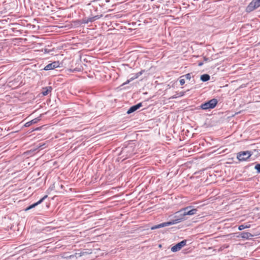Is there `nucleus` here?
Instances as JSON below:
<instances>
[{
  "label": "nucleus",
  "instance_id": "1",
  "mask_svg": "<svg viewBox=\"0 0 260 260\" xmlns=\"http://www.w3.org/2000/svg\"><path fill=\"white\" fill-rule=\"evenodd\" d=\"M191 207H185L180 211L175 213V217H178V218L173 219L171 221L165 222L156 225L151 228V230H155L158 228H161L165 226H169L170 225L176 224L179 223L182 220L185 219L184 216L186 215H193L197 213V209H192L189 210Z\"/></svg>",
  "mask_w": 260,
  "mask_h": 260
},
{
  "label": "nucleus",
  "instance_id": "2",
  "mask_svg": "<svg viewBox=\"0 0 260 260\" xmlns=\"http://www.w3.org/2000/svg\"><path fill=\"white\" fill-rule=\"evenodd\" d=\"M217 101L215 99H213L208 102L202 104L201 107L202 109L207 110L214 108L217 105Z\"/></svg>",
  "mask_w": 260,
  "mask_h": 260
},
{
  "label": "nucleus",
  "instance_id": "3",
  "mask_svg": "<svg viewBox=\"0 0 260 260\" xmlns=\"http://www.w3.org/2000/svg\"><path fill=\"white\" fill-rule=\"evenodd\" d=\"M252 154V152L249 151H242L238 153L237 157L240 161H244L249 158Z\"/></svg>",
  "mask_w": 260,
  "mask_h": 260
},
{
  "label": "nucleus",
  "instance_id": "4",
  "mask_svg": "<svg viewBox=\"0 0 260 260\" xmlns=\"http://www.w3.org/2000/svg\"><path fill=\"white\" fill-rule=\"evenodd\" d=\"M86 252H80V253H75L74 254L69 255L67 253H64L62 257L67 258L70 259L71 260H77V258L79 257H81L82 255H84Z\"/></svg>",
  "mask_w": 260,
  "mask_h": 260
},
{
  "label": "nucleus",
  "instance_id": "5",
  "mask_svg": "<svg viewBox=\"0 0 260 260\" xmlns=\"http://www.w3.org/2000/svg\"><path fill=\"white\" fill-rule=\"evenodd\" d=\"M260 6V0H253L247 7V11H252Z\"/></svg>",
  "mask_w": 260,
  "mask_h": 260
},
{
  "label": "nucleus",
  "instance_id": "6",
  "mask_svg": "<svg viewBox=\"0 0 260 260\" xmlns=\"http://www.w3.org/2000/svg\"><path fill=\"white\" fill-rule=\"evenodd\" d=\"M186 241L183 240L181 242L177 243L176 245L173 246L171 248V251L175 252L180 250L183 246L186 245Z\"/></svg>",
  "mask_w": 260,
  "mask_h": 260
},
{
  "label": "nucleus",
  "instance_id": "7",
  "mask_svg": "<svg viewBox=\"0 0 260 260\" xmlns=\"http://www.w3.org/2000/svg\"><path fill=\"white\" fill-rule=\"evenodd\" d=\"M59 64L60 63L59 62V61H54L47 65L44 69L46 71L53 70L56 68L59 67Z\"/></svg>",
  "mask_w": 260,
  "mask_h": 260
},
{
  "label": "nucleus",
  "instance_id": "8",
  "mask_svg": "<svg viewBox=\"0 0 260 260\" xmlns=\"http://www.w3.org/2000/svg\"><path fill=\"white\" fill-rule=\"evenodd\" d=\"M47 197V196L46 195L44 197H43L41 199H40L38 202H37L36 203H34L32 204L31 205L29 206L27 208H26L25 210L27 211L33 208H35L36 206L38 205L39 204H41L46 198Z\"/></svg>",
  "mask_w": 260,
  "mask_h": 260
},
{
  "label": "nucleus",
  "instance_id": "9",
  "mask_svg": "<svg viewBox=\"0 0 260 260\" xmlns=\"http://www.w3.org/2000/svg\"><path fill=\"white\" fill-rule=\"evenodd\" d=\"M142 106V103H140L136 105L131 107L127 111V113L131 114V113L135 112V111H136L137 110L139 109L140 107H141Z\"/></svg>",
  "mask_w": 260,
  "mask_h": 260
},
{
  "label": "nucleus",
  "instance_id": "10",
  "mask_svg": "<svg viewBox=\"0 0 260 260\" xmlns=\"http://www.w3.org/2000/svg\"><path fill=\"white\" fill-rule=\"evenodd\" d=\"M52 88L51 86L46 87L42 89V93L43 95H47L49 93L51 92Z\"/></svg>",
  "mask_w": 260,
  "mask_h": 260
},
{
  "label": "nucleus",
  "instance_id": "11",
  "mask_svg": "<svg viewBox=\"0 0 260 260\" xmlns=\"http://www.w3.org/2000/svg\"><path fill=\"white\" fill-rule=\"evenodd\" d=\"M252 235L249 233L243 232L241 234V237L244 239H249Z\"/></svg>",
  "mask_w": 260,
  "mask_h": 260
},
{
  "label": "nucleus",
  "instance_id": "12",
  "mask_svg": "<svg viewBox=\"0 0 260 260\" xmlns=\"http://www.w3.org/2000/svg\"><path fill=\"white\" fill-rule=\"evenodd\" d=\"M210 79V76L208 74H204L201 76V80L203 82H206Z\"/></svg>",
  "mask_w": 260,
  "mask_h": 260
},
{
  "label": "nucleus",
  "instance_id": "13",
  "mask_svg": "<svg viewBox=\"0 0 260 260\" xmlns=\"http://www.w3.org/2000/svg\"><path fill=\"white\" fill-rule=\"evenodd\" d=\"M257 173H260V164H256L254 167Z\"/></svg>",
  "mask_w": 260,
  "mask_h": 260
},
{
  "label": "nucleus",
  "instance_id": "14",
  "mask_svg": "<svg viewBox=\"0 0 260 260\" xmlns=\"http://www.w3.org/2000/svg\"><path fill=\"white\" fill-rule=\"evenodd\" d=\"M184 77H185L187 80H190L191 79V75H190V74L188 73L184 76H181L180 78H184Z\"/></svg>",
  "mask_w": 260,
  "mask_h": 260
},
{
  "label": "nucleus",
  "instance_id": "15",
  "mask_svg": "<svg viewBox=\"0 0 260 260\" xmlns=\"http://www.w3.org/2000/svg\"><path fill=\"white\" fill-rule=\"evenodd\" d=\"M184 92H180L179 93H178L174 95V98H176L179 96H182L184 95Z\"/></svg>",
  "mask_w": 260,
  "mask_h": 260
},
{
  "label": "nucleus",
  "instance_id": "16",
  "mask_svg": "<svg viewBox=\"0 0 260 260\" xmlns=\"http://www.w3.org/2000/svg\"><path fill=\"white\" fill-rule=\"evenodd\" d=\"M137 76H136L135 75H134V76H133L131 78V79L128 80H127L125 83H124V84H126L127 83H128L131 81H132L135 79H137Z\"/></svg>",
  "mask_w": 260,
  "mask_h": 260
},
{
  "label": "nucleus",
  "instance_id": "17",
  "mask_svg": "<svg viewBox=\"0 0 260 260\" xmlns=\"http://www.w3.org/2000/svg\"><path fill=\"white\" fill-rule=\"evenodd\" d=\"M245 228H248V226H245L244 225H240V226H239V228H238V229L240 230V231H241V230H244V229Z\"/></svg>",
  "mask_w": 260,
  "mask_h": 260
},
{
  "label": "nucleus",
  "instance_id": "18",
  "mask_svg": "<svg viewBox=\"0 0 260 260\" xmlns=\"http://www.w3.org/2000/svg\"><path fill=\"white\" fill-rule=\"evenodd\" d=\"M31 124H32V121H28V122H26V123L25 124L24 126H25V127H28V126H29L30 125H31Z\"/></svg>",
  "mask_w": 260,
  "mask_h": 260
},
{
  "label": "nucleus",
  "instance_id": "19",
  "mask_svg": "<svg viewBox=\"0 0 260 260\" xmlns=\"http://www.w3.org/2000/svg\"><path fill=\"white\" fill-rule=\"evenodd\" d=\"M179 82H180V84L181 85H182L185 83V80H184V79L181 78Z\"/></svg>",
  "mask_w": 260,
  "mask_h": 260
},
{
  "label": "nucleus",
  "instance_id": "20",
  "mask_svg": "<svg viewBox=\"0 0 260 260\" xmlns=\"http://www.w3.org/2000/svg\"><path fill=\"white\" fill-rule=\"evenodd\" d=\"M39 120V119L35 118V119L31 120V121H32V124H34V123H37Z\"/></svg>",
  "mask_w": 260,
  "mask_h": 260
},
{
  "label": "nucleus",
  "instance_id": "21",
  "mask_svg": "<svg viewBox=\"0 0 260 260\" xmlns=\"http://www.w3.org/2000/svg\"><path fill=\"white\" fill-rule=\"evenodd\" d=\"M142 72H143V71L139 72L136 73V74H135V75L136 76H137V77L138 78L140 76H141L142 74Z\"/></svg>",
  "mask_w": 260,
  "mask_h": 260
},
{
  "label": "nucleus",
  "instance_id": "22",
  "mask_svg": "<svg viewBox=\"0 0 260 260\" xmlns=\"http://www.w3.org/2000/svg\"><path fill=\"white\" fill-rule=\"evenodd\" d=\"M204 60L206 62H207V61H210L211 60H212V59H211L210 58H207L206 57H204Z\"/></svg>",
  "mask_w": 260,
  "mask_h": 260
},
{
  "label": "nucleus",
  "instance_id": "23",
  "mask_svg": "<svg viewBox=\"0 0 260 260\" xmlns=\"http://www.w3.org/2000/svg\"><path fill=\"white\" fill-rule=\"evenodd\" d=\"M203 64V63L202 62H200L199 63V66H202Z\"/></svg>",
  "mask_w": 260,
  "mask_h": 260
},
{
  "label": "nucleus",
  "instance_id": "24",
  "mask_svg": "<svg viewBox=\"0 0 260 260\" xmlns=\"http://www.w3.org/2000/svg\"><path fill=\"white\" fill-rule=\"evenodd\" d=\"M245 226H248V228H250V225H246Z\"/></svg>",
  "mask_w": 260,
  "mask_h": 260
}]
</instances>
